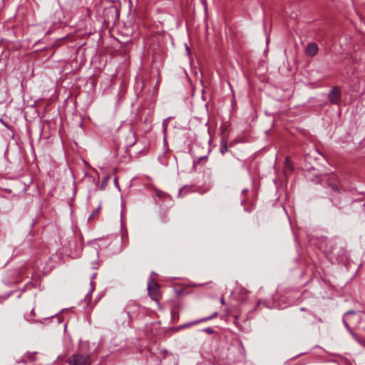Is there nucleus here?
Returning <instances> with one entry per match:
<instances>
[{
	"mask_svg": "<svg viewBox=\"0 0 365 365\" xmlns=\"http://www.w3.org/2000/svg\"><path fill=\"white\" fill-rule=\"evenodd\" d=\"M324 255L326 257L331 261L334 262H342L346 257V251L341 247H336L332 242H327L325 245Z\"/></svg>",
	"mask_w": 365,
	"mask_h": 365,
	"instance_id": "obj_1",
	"label": "nucleus"
},
{
	"mask_svg": "<svg viewBox=\"0 0 365 365\" xmlns=\"http://www.w3.org/2000/svg\"><path fill=\"white\" fill-rule=\"evenodd\" d=\"M69 365H91L92 360L91 356L86 354H73L66 359Z\"/></svg>",
	"mask_w": 365,
	"mask_h": 365,
	"instance_id": "obj_2",
	"label": "nucleus"
},
{
	"mask_svg": "<svg viewBox=\"0 0 365 365\" xmlns=\"http://www.w3.org/2000/svg\"><path fill=\"white\" fill-rule=\"evenodd\" d=\"M148 291L151 298L160 306L159 300L161 294L159 284L155 280H151L148 284Z\"/></svg>",
	"mask_w": 365,
	"mask_h": 365,
	"instance_id": "obj_3",
	"label": "nucleus"
},
{
	"mask_svg": "<svg viewBox=\"0 0 365 365\" xmlns=\"http://www.w3.org/2000/svg\"><path fill=\"white\" fill-rule=\"evenodd\" d=\"M327 185L331 187V189L339 193V180L336 174L331 173L328 175L327 179Z\"/></svg>",
	"mask_w": 365,
	"mask_h": 365,
	"instance_id": "obj_4",
	"label": "nucleus"
},
{
	"mask_svg": "<svg viewBox=\"0 0 365 365\" xmlns=\"http://www.w3.org/2000/svg\"><path fill=\"white\" fill-rule=\"evenodd\" d=\"M329 99L331 103L336 104L341 100V91L338 87H334L328 95Z\"/></svg>",
	"mask_w": 365,
	"mask_h": 365,
	"instance_id": "obj_5",
	"label": "nucleus"
},
{
	"mask_svg": "<svg viewBox=\"0 0 365 365\" xmlns=\"http://www.w3.org/2000/svg\"><path fill=\"white\" fill-rule=\"evenodd\" d=\"M318 46L317 43H310L307 46L306 54L310 56H315L318 52Z\"/></svg>",
	"mask_w": 365,
	"mask_h": 365,
	"instance_id": "obj_6",
	"label": "nucleus"
},
{
	"mask_svg": "<svg viewBox=\"0 0 365 365\" xmlns=\"http://www.w3.org/2000/svg\"><path fill=\"white\" fill-rule=\"evenodd\" d=\"M217 316H218V313L217 312H215L212 315H210L209 317H204V318L200 319L198 320H196V321H195L193 322L190 323L188 324V326L197 324H199V323H201V322H206V321L210 320L212 319H214V318L217 317Z\"/></svg>",
	"mask_w": 365,
	"mask_h": 365,
	"instance_id": "obj_7",
	"label": "nucleus"
},
{
	"mask_svg": "<svg viewBox=\"0 0 365 365\" xmlns=\"http://www.w3.org/2000/svg\"><path fill=\"white\" fill-rule=\"evenodd\" d=\"M227 150V138L223 136L220 141V153L224 155Z\"/></svg>",
	"mask_w": 365,
	"mask_h": 365,
	"instance_id": "obj_8",
	"label": "nucleus"
},
{
	"mask_svg": "<svg viewBox=\"0 0 365 365\" xmlns=\"http://www.w3.org/2000/svg\"><path fill=\"white\" fill-rule=\"evenodd\" d=\"M100 210H101V206L99 205L95 210H93L92 212V213L90 215L88 219L92 220V219L95 218V217L97 215H98Z\"/></svg>",
	"mask_w": 365,
	"mask_h": 365,
	"instance_id": "obj_9",
	"label": "nucleus"
},
{
	"mask_svg": "<svg viewBox=\"0 0 365 365\" xmlns=\"http://www.w3.org/2000/svg\"><path fill=\"white\" fill-rule=\"evenodd\" d=\"M109 179H110V176L109 175H106L104 178V179L101 182V189H104L106 187L107 182L109 180Z\"/></svg>",
	"mask_w": 365,
	"mask_h": 365,
	"instance_id": "obj_10",
	"label": "nucleus"
},
{
	"mask_svg": "<svg viewBox=\"0 0 365 365\" xmlns=\"http://www.w3.org/2000/svg\"><path fill=\"white\" fill-rule=\"evenodd\" d=\"M31 361H34L36 360V353L28 352L26 355Z\"/></svg>",
	"mask_w": 365,
	"mask_h": 365,
	"instance_id": "obj_11",
	"label": "nucleus"
},
{
	"mask_svg": "<svg viewBox=\"0 0 365 365\" xmlns=\"http://www.w3.org/2000/svg\"><path fill=\"white\" fill-rule=\"evenodd\" d=\"M155 194L160 198H163L165 196H168V195L166 193H165L164 192L160 191V190H156Z\"/></svg>",
	"mask_w": 365,
	"mask_h": 365,
	"instance_id": "obj_12",
	"label": "nucleus"
},
{
	"mask_svg": "<svg viewBox=\"0 0 365 365\" xmlns=\"http://www.w3.org/2000/svg\"><path fill=\"white\" fill-rule=\"evenodd\" d=\"M130 133H132L133 135V140H130V145H133V144H135L136 143V140H137L135 137V134L134 130L132 128L130 129Z\"/></svg>",
	"mask_w": 365,
	"mask_h": 365,
	"instance_id": "obj_13",
	"label": "nucleus"
},
{
	"mask_svg": "<svg viewBox=\"0 0 365 365\" xmlns=\"http://www.w3.org/2000/svg\"><path fill=\"white\" fill-rule=\"evenodd\" d=\"M204 331L208 333V334H212L214 333V330L211 327H207L204 329Z\"/></svg>",
	"mask_w": 365,
	"mask_h": 365,
	"instance_id": "obj_14",
	"label": "nucleus"
},
{
	"mask_svg": "<svg viewBox=\"0 0 365 365\" xmlns=\"http://www.w3.org/2000/svg\"><path fill=\"white\" fill-rule=\"evenodd\" d=\"M220 303H221L222 304H225V299H224V298H221V299H220Z\"/></svg>",
	"mask_w": 365,
	"mask_h": 365,
	"instance_id": "obj_15",
	"label": "nucleus"
},
{
	"mask_svg": "<svg viewBox=\"0 0 365 365\" xmlns=\"http://www.w3.org/2000/svg\"><path fill=\"white\" fill-rule=\"evenodd\" d=\"M14 274H19V272L18 270H14Z\"/></svg>",
	"mask_w": 365,
	"mask_h": 365,
	"instance_id": "obj_16",
	"label": "nucleus"
},
{
	"mask_svg": "<svg viewBox=\"0 0 365 365\" xmlns=\"http://www.w3.org/2000/svg\"><path fill=\"white\" fill-rule=\"evenodd\" d=\"M247 192H248V190H242V192H243V193H247Z\"/></svg>",
	"mask_w": 365,
	"mask_h": 365,
	"instance_id": "obj_17",
	"label": "nucleus"
},
{
	"mask_svg": "<svg viewBox=\"0 0 365 365\" xmlns=\"http://www.w3.org/2000/svg\"><path fill=\"white\" fill-rule=\"evenodd\" d=\"M115 184H118V180H117V178L115 179Z\"/></svg>",
	"mask_w": 365,
	"mask_h": 365,
	"instance_id": "obj_18",
	"label": "nucleus"
},
{
	"mask_svg": "<svg viewBox=\"0 0 365 365\" xmlns=\"http://www.w3.org/2000/svg\"><path fill=\"white\" fill-rule=\"evenodd\" d=\"M68 245H66V244H65V245H63V246H64V247H67V246L68 247Z\"/></svg>",
	"mask_w": 365,
	"mask_h": 365,
	"instance_id": "obj_19",
	"label": "nucleus"
}]
</instances>
